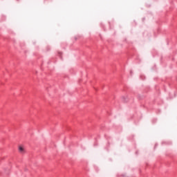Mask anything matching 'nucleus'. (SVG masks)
I'll return each mask as SVG.
<instances>
[{
	"instance_id": "obj_1",
	"label": "nucleus",
	"mask_w": 177,
	"mask_h": 177,
	"mask_svg": "<svg viewBox=\"0 0 177 177\" xmlns=\"http://www.w3.org/2000/svg\"><path fill=\"white\" fill-rule=\"evenodd\" d=\"M19 151L21 153V154H24L26 153V149L23 147V146H19Z\"/></svg>"
}]
</instances>
